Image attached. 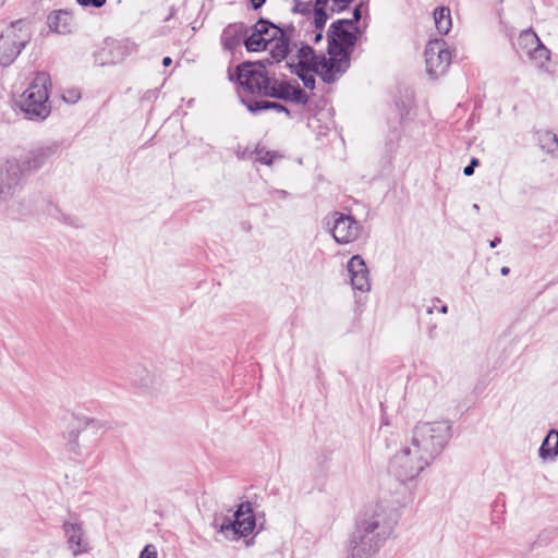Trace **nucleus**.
I'll use <instances>...</instances> for the list:
<instances>
[{"label":"nucleus","mask_w":558,"mask_h":558,"mask_svg":"<svg viewBox=\"0 0 558 558\" xmlns=\"http://www.w3.org/2000/svg\"><path fill=\"white\" fill-rule=\"evenodd\" d=\"M434 461L408 440L392 456L389 472L400 483L407 484L416 480Z\"/></svg>","instance_id":"obj_4"},{"label":"nucleus","mask_w":558,"mask_h":558,"mask_svg":"<svg viewBox=\"0 0 558 558\" xmlns=\"http://www.w3.org/2000/svg\"><path fill=\"white\" fill-rule=\"evenodd\" d=\"M251 1L255 9H258L265 2V0H251Z\"/></svg>","instance_id":"obj_38"},{"label":"nucleus","mask_w":558,"mask_h":558,"mask_svg":"<svg viewBox=\"0 0 558 558\" xmlns=\"http://www.w3.org/2000/svg\"><path fill=\"white\" fill-rule=\"evenodd\" d=\"M364 531L374 532L377 536L389 538L397 524L393 510L383 501L369 504L356 523Z\"/></svg>","instance_id":"obj_7"},{"label":"nucleus","mask_w":558,"mask_h":558,"mask_svg":"<svg viewBox=\"0 0 558 558\" xmlns=\"http://www.w3.org/2000/svg\"><path fill=\"white\" fill-rule=\"evenodd\" d=\"M281 35H282V32L280 28H279V33H274V32H270L269 29H267V33L264 34V36H263L266 40V48H268V46H270V44H272V41H275Z\"/></svg>","instance_id":"obj_33"},{"label":"nucleus","mask_w":558,"mask_h":558,"mask_svg":"<svg viewBox=\"0 0 558 558\" xmlns=\"http://www.w3.org/2000/svg\"><path fill=\"white\" fill-rule=\"evenodd\" d=\"M427 74L436 78L446 73L451 63V53L441 39L430 40L425 49Z\"/></svg>","instance_id":"obj_11"},{"label":"nucleus","mask_w":558,"mask_h":558,"mask_svg":"<svg viewBox=\"0 0 558 558\" xmlns=\"http://www.w3.org/2000/svg\"><path fill=\"white\" fill-rule=\"evenodd\" d=\"M541 44V39L532 31H523L518 38V47L526 56L530 54L536 47H539Z\"/></svg>","instance_id":"obj_21"},{"label":"nucleus","mask_w":558,"mask_h":558,"mask_svg":"<svg viewBox=\"0 0 558 558\" xmlns=\"http://www.w3.org/2000/svg\"><path fill=\"white\" fill-rule=\"evenodd\" d=\"M351 284L354 289L366 292L371 289L369 272L364 259L354 255L348 263Z\"/></svg>","instance_id":"obj_15"},{"label":"nucleus","mask_w":558,"mask_h":558,"mask_svg":"<svg viewBox=\"0 0 558 558\" xmlns=\"http://www.w3.org/2000/svg\"><path fill=\"white\" fill-rule=\"evenodd\" d=\"M296 74L306 88L313 89L315 87V71L313 66H300ZM316 74L318 73L316 72Z\"/></svg>","instance_id":"obj_28"},{"label":"nucleus","mask_w":558,"mask_h":558,"mask_svg":"<svg viewBox=\"0 0 558 558\" xmlns=\"http://www.w3.org/2000/svg\"><path fill=\"white\" fill-rule=\"evenodd\" d=\"M214 526L228 541L246 537L255 527V517L251 504H241L231 518H217Z\"/></svg>","instance_id":"obj_5"},{"label":"nucleus","mask_w":558,"mask_h":558,"mask_svg":"<svg viewBox=\"0 0 558 558\" xmlns=\"http://www.w3.org/2000/svg\"><path fill=\"white\" fill-rule=\"evenodd\" d=\"M434 21L436 29L441 35H447L452 27L450 9L447 7H438L434 10Z\"/></svg>","instance_id":"obj_19"},{"label":"nucleus","mask_w":558,"mask_h":558,"mask_svg":"<svg viewBox=\"0 0 558 558\" xmlns=\"http://www.w3.org/2000/svg\"><path fill=\"white\" fill-rule=\"evenodd\" d=\"M267 29L279 33V27L264 20L258 21L254 25L252 34L244 41L248 51L257 52L266 50V40L263 36L267 33Z\"/></svg>","instance_id":"obj_17"},{"label":"nucleus","mask_w":558,"mask_h":558,"mask_svg":"<svg viewBox=\"0 0 558 558\" xmlns=\"http://www.w3.org/2000/svg\"><path fill=\"white\" fill-rule=\"evenodd\" d=\"M439 312L441 314H447L448 313V306L447 305H442L440 308H439Z\"/></svg>","instance_id":"obj_43"},{"label":"nucleus","mask_w":558,"mask_h":558,"mask_svg":"<svg viewBox=\"0 0 558 558\" xmlns=\"http://www.w3.org/2000/svg\"><path fill=\"white\" fill-rule=\"evenodd\" d=\"M77 3L83 7L93 5L95 8H101L106 3V0H77Z\"/></svg>","instance_id":"obj_34"},{"label":"nucleus","mask_w":558,"mask_h":558,"mask_svg":"<svg viewBox=\"0 0 558 558\" xmlns=\"http://www.w3.org/2000/svg\"><path fill=\"white\" fill-rule=\"evenodd\" d=\"M527 57L537 66H544L549 61L550 53L549 50L541 44L539 47H536Z\"/></svg>","instance_id":"obj_27"},{"label":"nucleus","mask_w":558,"mask_h":558,"mask_svg":"<svg viewBox=\"0 0 558 558\" xmlns=\"http://www.w3.org/2000/svg\"><path fill=\"white\" fill-rule=\"evenodd\" d=\"M473 209H474V210H476V211H478V210H480L478 205H477V204H474V205H473Z\"/></svg>","instance_id":"obj_46"},{"label":"nucleus","mask_w":558,"mask_h":558,"mask_svg":"<svg viewBox=\"0 0 558 558\" xmlns=\"http://www.w3.org/2000/svg\"><path fill=\"white\" fill-rule=\"evenodd\" d=\"M275 157L276 154L271 151L257 150L256 153L257 161L264 165H271Z\"/></svg>","instance_id":"obj_30"},{"label":"nucleus","mask_w":558,"mask_h":558,"mask_svg":"<svg viewBox=\"0 0 558 558\" xmlns=\"http://www.w3.org/2000/svg\"><path fill=\"white\" fill-rule=\"evenodd\" d=\"M354 31V22L350 20H340L331 25L328 37L329 57L315 64L316 72L324 82L333 83L348 70L356 40Z\"/></svg>","instance_id":"obj_1"},{"label":"nucleus","mask_w":558,"mask_h":558,"mask_svg":"<svg viewBox=\"0 0 558 558\" xmlns=\"http://www.w3.org/2000/svg\"><path fill=\"white\" fill-rule=\"evenodd\" d=\"M81 98V95L77 90H68L63 94V99L66 102L75 104Z\"/></svg>","instance_id":"obj_32"},{"label":"nucleus","mask_w":558,"mask_h":558,"mask_svg":"<svg viewBox=\"0 0 558 558\" xmlns=\"http://www.w3.org/2000/svg\"><path fill=\"white\" fill-rule=\"evenodd\" d=\"M48 156V149H40L0 163V202L11 198L25 178L43 167Z\"/></svg>","instance_id":"obj_2"},{"label":"nucleus","mask_w":558,"mask_h":558,"mask_svg":"<svg viewBox=\"0 0 558 558\" xmlns=\"http://www.w3.org/2000/svg\"><path fill=\"white\" fill-rule=\"evenodd\" d=\"M315 28H316L317 32H316V34L314 36V40L317 43V41L322 40V38H323V28L319 29L316 26H315Z\"/></svg>","instance_id":"obj_36"},{"label":"nucleus","mask_w":558,"mask_h":558,"mask_svg":"<svg viewBox=\"0 0 558 558\" xmlns=\"http://www.w3.org/2000/svg\"><path fill=\"white\" fill-rule=\"evenodd\" d=\"M299 57V65L300 66H313L314 71L316 72L315 64L316 62L320 61L324 57H317L310 46H303L300 48L298 52Z\"/></svg>","instance_id":"obj_23"},{"label":"nucleus","mask_w":558,"mask_h":558,"mask_svg":"<svg viewBox=\"0 0 558 558\" xmlns=\"http://www.w3.org/2000/svg\"><path fill=\"white\" fill-rule=\"evenodd\" d=\"M86 425H96L97 424V421L94 420V418H87L86 422H85Z\"/></svg>","instance_id":"obj_41"},{"label":"nucleus","mask_w":558,"mask_h":558,"mask_svg":"<svg viewBox=\"0 0 558 558\" xmlns=\"http://www.w3.org/2000/svg\"><path fill=\"white\" fill-rule=\"evenodd\" d=\"M157 557H158L157 548L153 544H147L143 548V550L140 553V556H138V558H157Z\"/></svg>","instance_id":"obj_31"},{"label":"nucleus","mask_w":558,"mask_h":558,"mask_svg":"<svg viewBox=\"0 0 558 558\" xmlns=\"http://www.w3.org/2000/svg\"><path fill=\"white\" fill-rule=\"evenodd\" d=\"M63 532L66 545L74 557L85 555L89 551L88 537L84 531L83 524L78 521H65Z\"/></svg>","instance_id":"obj_14"},{"label":"nucleus","mask_w":558,"mask_h":558,"mask_svg":"<svg viewBox=\"0 0 558 558\" xmlns=\"http://www.w3.org/2000/svg\"><path fill=\"white\" fill-rule=\"evenodd\" d=\"M243 102L245 104L246 108L253 113L259 112L262 110L274 109L278 112L283 111L289 114L288 109L278 102L268 101V100H258V101H253V102L252 101L245 102L243 100Z\"/></svg>","instance_id":"obj_22"},{"label":"nucleus","mask_w":558,"mask_h":558,"mask_svg":"<svg viewBox=\"0 0 558 558\" xmlns=\"http://www.w3.org/2000/svg\"><path fill=\"white\" fill-rule=\"evenodd\" d=\"M236 81L243 92L264 95L269 77L259 63H243L236 68Z\"/></svg>","instance_id":"obj_10"},{"label":"nucleus","mask_w":558,"mask_h":558,"mask_svg":"<svg viewBox=\"0 0 558 558\" xmlns=\"http://www.w3.org/2000/svg\"><path fill=\"white\" fill-rule=\"evenodd\" d=\"M541 146L547 153L558 157V136L551 132H545L539 137Z\"/></svg>","instance_id":"obj_25"},{"label":"nucleus","mask_w":558,"mask_h":558,"mask_svg":"<svg viewBox=\"0 0 558 558\" xmlns=\"http://www.w3.org/2000/svg\"><path fill=\"white\" fill-rule=\"evenodd\" d=\"M49 76L46 73H38L29 87L22 94L21 109L31 118L45 119L50 113L48 105Z\"/></svg>","instance_id":"obj_6"},{"label":"nucleus","mask_w":558,"mask_h":558,"mask_svg":"<svg viewBox=\"0 0 558 558\" xmlns=\"http://www.w3.org/2000/svg\"><path fill=\"white\" fill-rule=\"evenodd\" d=\"M27 41L28 34L23 28L22 22L7 27L0 36V64L2 66L12 64Z\"/></svg>","instance_id":"obj_8"},{"label":"nucleus","mask_w":558,"mask_h":558,"mask_svg":"<svg viewBox=\"0 0 558 558\" xmlns=\"http://www.w3.org/2000/svg\"><path fill=\"white\" fill-rule=\"evenodd\" d=\"M474 172V168L472 166H466L464 169H463V173L466 175V177H470L472 175Z\"/></svg>","instance_id":"obj_37"},{"label":"nucleus","mask_w":558,"mask_h":558,"mask_svg":"<svg viewBox=\"0 0 558 558\" xmlns=\"http://www.w3.org/2000/svg\"><path fill=\"white\" fill-rule=\"evenodd\" d=\"M72 16L66 11H57L48 16V26L58 34H65L71 31Z\"/></svg>","instance_id":"obj_18"},{"label":"nucleus","mask_w":558,"mask_h":558,"mask_svg":"<svg viewBox=\"0 0 558 558\" xmlns=\"http://www.w3.org/2000/svg\"><path fill=\"white\" fill-rule=\"evenodd\" d=\"M387 539L356 524L349 541L348 558H372Z\"/></svg>","instance_id":"obj_9"},{"label":"nucleus","mask_w":558,"mask_h":558,"mask_svg":"<svg viewBox=\"0 0 558 558\" xmlns=\"http://www.w3.org/2000/svg\"><path fill=\"white\" fill-rule=\"evenodd\" d=\"M271 54L274 62H279L288 54V45L283 40L282 35L279 36L268 48H266Z\"/></svg>","instance_id":"obj_24"},{"label":"nucleus","mask_w":558,"mask_h":558,"mask_svg":"<svg viewBox=\"0 0 558 558\" xmlns=\"http://www.w3.org/2000/svg\"><path fill=\"white\" fill-rule=\"evenodd\" d=\"M509 271H510V270H509V268H508V267H502V268L500 269V272H501V275H502V276H507V275L509 274Z\"/></svg>","instance_id":"obj_42"},{"label":"nucleus","mask_w":558,"mask_h":558,"mask_svg":"<svg viewBox=\"0 0 558 558\" xmlns=\"http://www.w3.org/2000/svg\"><path fill=\"white\" fill-rule=\"evenodd\" d=\"M350 0H315L314 25L324 28L330 14L340 12L347 8Z\"/></svg>","instance_id":"obj_16"},{"label":"nucleus","mask_w":558,"mask_h":558,"mask_svg":"<svg viewBox=\"0 0 558 558\" xmlns=\"http://www.w3.org/2000/svg\"><path fill=\"white\" fill-rule=\"evenodd\" d=\"M312 10L311 2H298L295 4V11L301 12L303 14L308 13Z\"/></svg>","instance_id":"obj_35"},{"label":"nucleus","mask_w":558,"mask_h":558,"mask_svg":"<svg viewBox=\"0 0 558 558\" xmlns=\"http://www.w3.org/2000/svg\"><path fill=\"white\" fill-rule=\"evenodd\" d=\"M558 454V432L551 429L539 448V457L543 460L554 459Z\"/></svg>","instance_id":"obj_20"},{"label":"nucleus","mask_w":558,"mask_h":558,"mask_svg":"<svg viewBox=\"0 0 558 558\" xmlns=\"http://www.w3.org/2000/svg\"><path fill=\"white\" fill-rule=\"evenodd\" d=\"M477 163H478L477 159H472L470 166H472L474 168L475 166H477Z\"/></svg>","instance_id":"obj_45"},{"label":"nucleus","mask_w":558,"mask_h":558,"mask_svg":"<svg viewBox=\"0 0 558 558\" xmlns=\"http://www.w3.org/2000/svg\"><path fill=\"white\" fill-rule=\"evenodd\" d=\"M172 63V60L170 57H165L163 60H162V64L165 66H169L170 64Z\"/></svg>","instance_id":"obj_40"},{"label":"nucleus","mask_w":558,"mask_h":558,"mask_svg":"<svg viewBox=\"0 0 558 558\" xmlns=\"http://www.w3.org/2000/svg\"><path fill=\"white\" fill-rule=\"evenodd\" d=\"M80 430L78 429H71L65 434L66 439V446L69 450L77 456H83L85 453V450L80 444L78 440Z\"/></svg>","instance_id":"obj_26"},{"label":"nucleus","mask_w":558,"mask_h":558,"mask_svg":"<svg viewBox=\"0 0 558 558\" xmlns=\"http://www.w3.org/2000/svg\"><path fill=\"white\" fill-rule=\"evenodd\" d=\"M427 313H428V314H432V313H433V308H428V310H427Z\"/></svg>","instance_id":"obj_47"},{"label":"nucleus","mask_w":558,"mask_h":558,"mask_svg":"<svg viewBox=\"0 0 558 558\" xmlns=\"http://www.w3.org/2000/svg\"><path fill=\"white\" fill-rule=\"evenodd\" d=\"M221 41L226 49L233 50L239 45L240 39L235 35L233 28L229 27L223 31Z\"/></svg>","instance_id":"obj_29"},{"label":"nucleus","mask_w":558,"mask_h":558,"mask_svg":"<svg viewBox=\"0 0 558 558\" xmlns=\"http://www.w3.org/2000/svg\"><path fill=\"white\" fill-rule=\"evenodd\" d=\"M330 219L332 236L337 243L348 244L359 238L361 226L353 217L335 211L330 215Z\"/></svg>","instance_id":"obj_12"},{"label":"nucleus","mask_w":558,"mask_h":558,"mask_svg":"<svg viewBox=\"0 0 558 558\" xmlns=\"http://www.w3.org/2000/svg\"><path fill=\"white\" fill-rule=\"evenodd\" d=\"M265 96L289 100L295 104H306L307 95L300 88L298 83L287 81L270 80L268 82Z\"/></svg>","instance_id":"obj_13"},{"label":"nucleus","mask_w":558,"mask_h":558,"mask_svg":"<svg viewBox=\"0 0 558 558\" xmlns=\"http://www.w3.org/2000/svg\"><path fill=\"white\" fill-rule=\"evenodd\" d=\"M451 435V424L448 421L418 422L409 440L426 457L435 461L445 449Z\"/></svg>","instance_id":"obj_3"},{"label":"nucleus","mask_w":558,"mask_h":558,"mask_svg":"<svg viewBox=\"0 0 558 558\" xmlns=\"http://www.w3.org/2000/svg\"><path fill=\"white\" fill-rule=\"evenodd\" d=\"M353 15H354V21H355V22H357V21L361 19V11H360V8H356V9L354 10Z\"/></svg>","instance_id":"obj_39"},{"label":"nucleus","mask_w":558,"mask_h":558,"mask_svg":"<svg viewBox=\"0 0 558 558\" xmlns=\"http://www.w3.org/2000/svg\"><path fill=\"white\" fill-rule=\"evenodd\" d=\"M499 242H500V240H499V239H495V240H493V241L490 242V247H495V246H497V244H498Z\"/></svg>","instance_id":"obj_44"}]
</instances>
